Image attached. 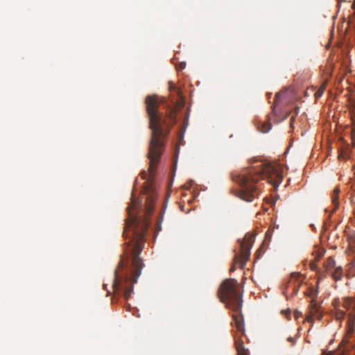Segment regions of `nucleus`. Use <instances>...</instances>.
I'll use <instances>...</instances> for the list:
<instances>
[{"mask_svg":"<svg viewBox=\"0 0 355 355\" xmlns=\"http://www.w3.org/2000/svg\"><path fill=\"white\" fill-rule=\"evenodd\" d=\"M284 295H285L286 297H287V295L286 294L285 292H284Z\"/></svg>","mask_w":355,"mask_h":355,"instance_id":"c85d7f7f","label":"nucleus"},{"mask_svg":"<svg viewBox=\"0 0 355 355\" xmlns=\"http://www.w3.org/2000/svg\"><path fill=\"white\" fill-rule=\"evenodd\" d=\"M106 285L103 284V288H105Z\"/></svg>","mask_w":355,"mask_h":355,"instance_id":"7c9ffc66","label":"nucleus"},{"mask_svg":"<svg viewBox=\"0 0 355 355\" xmlns=\"http://www.w3.org/2000/svg\"><path fill=\"white\" fill-rule=\"evenodd\" d=\"M352 302H353V300H352V298H348V299H347V300H346V302H345V307H346V308H348V306H348V304H349V305H350V304H351V303H352Z\"/></svg>","mask_w":355,"mask_h":355,"instance_id":"aec40b11","label":"nucleus"},{"mask_svg":"<svg viewBox=\"0 0 355 355\" xmlns=\"http://www.w3.org/2000/svg\"><path fill=\"white\" fill-rule=\"evenodd\" d=\"M341 157H343V155L342 154L339 155V158H340Z\"/></svg>","mask_w":355,"mask_h":355,"instance_id":"c756f323","label":"nucleus"},{"mask_svg":"<svg viewBox=\"0 0 355 355\" xmlns=\"http://www.w3.org/2000/svg\"><path fill=\"white\" fill-rule=\"evenodd\" d=\"M238 282L234 279H227L220 284L219 288H237Z\"/></svg>","mask_w":355,"mask_h":355,"instance_id":"1a4fd4ad","label":"nucleus"},{"mask_svg":"<svg viewBox=\"0 0 355 355\" xmlns=\"http://www.w3.org/2000/svg\"><path fill=\"white\" fill-rule=\"evenodd\" d=\"M345 313L343 311H337L336 313V318L337 320H342L345 317Z\"/></svg>","mask_w":355,"mask_h":355,"instance_id":"dca6fc26","label":"nucleus"},{"mask_svg":"<svg viewBox=\"0 0 355 355\" xmlns=\"http://www.w3.org/2000/svg\"><path fill=\"white\" fill-rule=\"evenodd\" d=\"M350 114L352 121V139L355 142V103L350 107Z\"/></svg>","mask_w":355,"mask_h":355,"instance_id":"9d476101","label":"nucleus"},{"mask_svg":"<svg viewBox=\"0 0 355 355\" xmlns=\"http://www.w3.org/2000/svg\"><path fill=\"white\" fill-rule=\"evenodd\" d=\"M282 313H286V315H288V314H289L288 312L284 311H282Z\"/></svg>","mask_w":355,"mask_h":355,"instance_id":"a878e982","label":"nucleus"},{"mask_svg":"<svg viewBox=\"0 0 355 355\" xmlns=\"http://www.w3.org/2000/svg\"><path fill=\"white\" fill-rule=\"evenodd\" d=\"M217 295L222 302L227 304L230 308L234 310L235 313L233 315V318L235 327L241 335H244V320L241 313L242 293L240 290H218Z\"/></svg>","mask_w":355,"mask_h":355,"instance_id":"20e7f679","label":"nucleus"},{"mask_svg":"<svg viewBox=\"0 0 355 355\" xmlns=\"http://www.w3.org/2000/svg\"><path fill=\"white\" fill-rule=\"evenodd\" d=\"M294 120H295V117L293 116L291 119V121H290V127L291 128H293V122H294Z\"/></svg>","mask_w":355,"mask_h":355,"instance_id":"4be33fe9","label":"nucleus"},{"mask_svg":"<svg viewBox=\"0 0 355 355\" xmlns=\"http://www.w3.org/2000/svg\"><path fill=\"white\" fill-rule=\"evenodd\" d=\"M326 89V83H323L320 87L315 92L314 94V96L316 99L320 98L322 94H323V92Z\"/></svg>","mask_w":355,"mask_h":355,"instance_id":"2eb2a0df","label":"nucleus"},{"mask_svg":"<svg viewBox=\"0 0 355 355\" xmlns=\"http://www.w3.org/2000/svg\"><path fill=\"white\" fill-rule=\"evenodd\" d=\"M125 291H126V292L124 293V297H125V298L128 299V297L129 296H130L132 290L129 289V290H125Z\"/></svg>","mask_w":355,"mask_h":355,"instance_id":"6ab92c4d","label":"nucleus"},{"mask_svg":"<svg viewBox=\"0 0 355 355\" xmlns=\"http://www.w3.org/2000/svg\"><path fill=\"white\" fill-rule=\"evenodd\" d=\"M159 103L155 95L148 96L146 98V107L150 121V128L152 131L151 139L149 145L148 159L150 165L148 168V179L150 183L148 187L145 189V193L147 196V213L150 214L153 207L151 203L154 201V191L152 181L155 175L156 167L159 162L161 154L164 148V139L168 132V129H165L175 123L176 112L172 110L168 116L165 118L158 111Z\"/></svg>","mask_w":355,"mask_h":355,"instance_id":"f03ea898","label":"nucleus"},{"mask_svg":"<svg viewBox=\"0 0 355 355\" xmlns=\"http://www.w3.org/2000/svg\"><path fill=\"white\" fill-rule=\"evenodd\" d=\"M318 290H310L309 293L304 292V294L312 298L309 305V312L306 315L305 320L313 323V318L315 316L318 320L322 319V314L320 313L319 309L316 302H315V297L317 296Z\"/></svg>","mask_w":355,"mask_h":355,"instance_id":"423d86ee","label":"nucleus"},{"mask_svg":"<svg viewBox=\"0 0 355 355\" xmlns=\"http://www.w3.org/2000/svg\"><path fill=\"white\" fill-rule=\"evenodd\" d=\"M323 252H317V256L315 257L314 261H311L310 263V268L312 270H316L318 267L315 261L322 257Z\"/></svg>","mask_w":355,"mask_h":355,"instance_id":"f8f14e48","label":"nucleus"},{"mask_svg":"<svg viewBox=\"0 0 355 355\" xmlns=\"http://www.w3.org/2000/svg\"><path fill=\"white\" fill-rule=\"evenodd\" d=\"M254 241V236H245L244 239L240 243V254H236L234 256V261L232 267L230 269V272L235 270L236 266L240 268H243L245 263L250 258V249L252 247Z\"/></svg>","mask_w":355,"mask_h":355,"instance_id":"39448f33","label":"nucleus"},{"mask_svg":"<svg viewBox=\"0 0 355 355\" xmlns=\"http://www.w3.org/2000/svg\"><path fill=\"white\" fill-rule=\"evenodd\" d=\"M304 277L299 272H293L291 274L289 279L287 282V287L293 288H299L303 286Z\"/></svg>","mask_w":355,"mask_h":355,"instance_id":"0eeeda50","label":"nucleus"},{"mask_svg":"<svg viewBox=\"0 0 355 355\" xmlns=\"http://www.w3.org/2000/svg\"><path fill=\"white\" fill-rule=\"evenodd\" d=\"M169 85H170V87H169V89L171 90L173 89H175V85H172L171 83H169Z\"/></svg>","mask_w":355,"mask_h":355,"instance_id":"5701e85b","label":"nucleus"},{"mask_svg":"<svg viewBox=\"0 0 355 355\" xmlns=\"http://www.w3.org/2000/svg\"><path fill=\"white\" fill-rule=\"evenodd\" d=\"M295 110L296 114H297L299 107H295Z\"/></svg>","mask_w":355,"mask_h":355,"instance_id":"393cba45","label":"nucleus"},{"mask_svg":"<svg viewBox=\"0 0 355 355\" xmlns=\"http://www.w3.org/2000/svg\"><path fill=\"white\" fill-rule=\"evenodd\" d=\"M121 290H114V289H112V290H106V296H110V295H112V296H116L118 295V291H120Z\"/></svg>","mask_w":355,"mask_h":355,"instance_id":"f3484780","label":"nucleus"},{"mask_svg":"<svg viewBox=\"0 0 355 355\" xmlns=\"http://www.w3.org/2000/svg\"><path fill=\"white\" fill-rule=\"evenodd\" d=\"M294 314L296 319H297L300 316L302 315V313L297 310L295 311Z\"/></svg>","mask_w":355,"mask_h":355,"instance_id":"412c9836","label":"nucleus"},{"mask_svg":"<svg viewBox=\"0 0 355 355\" xmlns=\"http://www.w3.org/2000/svg\"><path fill=\"white\" fill-rule=\"evenodd\" d=\"M286 312H288L289 314L291 313V310H287Z\"/></svg>","mask_w":355,"mask_h":355,"instance_id":"bb28decb","label":"nucleus"},{"mask_svg":"<svg viewBox=\"0 0 355 355\" xmlns=\"http://www.w3.org/2000/svg\"><path fill=\"white\" fill-rule=\"evenodd\" d=\"M259 129L263 133H266L271 129V123L270 122H264L261 124V127H259Z\"/></svg>","mask_w":355,"mask_h":355,"instance_id":"4468645a","label":"nucleus"},{"mask_svg":"<svg viewBox=\"0 0 355 355\" xmlns=\"http://www.w3.org/2000/svg\"><path fill=\"white\" fill-rule=\"evenodd\" d=\"M266 238H270V233L269 232V231H268L266 234Z\"/></svg>","mask_w":355,"mask_h":355,"instance_id":"b1692460","label":"nucleus"},{"mask_svg":"<svg viewBox=\"0 0 355 355\" xmlns=\"http://www.w3.org/2000/svg\"><path fill=\"white\" fill-rule=\"evenodd\" d=\"M135 207V202L132 200L131 207H128L129 219L126 223L123 235L125 238H130L127 243L125 250L126 259L131 258V266L121 274V270L123 269L124 261L121 260L117 268L114 271L113 279V288H132L141 273L143 262L139 254L144 249L146 241V233L148 230L149 221L146 218H138L134 216L131 210Z\"/></svg>","mask_w":355,"mask_h":355,"instance_id":"f257e3e1","label":"nucleus"},{"mask_svg":"<svg viewBox=\"0 0 355 355\" xmlns=\"http://www.w3.org/2000/svg\"><path fill=\"white\" fill-rule=\"evenodd\" d=\"M288 340H289V341H292L293 338H289Z\"/></svg>","mask_w":355,"mask_h":355,"instance_id":"cd10ccee","label":"nucleus"},{"mask_svg":"<svg viewBox=\"0 0 355 355\" xmlns=\"http://www.w3.org/2000/svg\"><path fill=\"white\" fill-rule=\"evenodd\" d=\"M252 166L239 174L232 176L234 182L240 187L237 196L243 200L252 202L258 196V181L267 179L268 182L277 186L283 179L279 166L270 162L254 160Z\"/></svg>","mask_w":355,"mask_h":355,"instance_id":"7ed1b4c3","label":"nucleus"},{"mask_svg":"<svg viewBox=\"0 0 355 355\" xmlns=\"http://www.w3.org/2000/svg\"><path fill=\"white\" fill-rule=\"evenodd\" d=\"M324 266L327 268V270H330L335 266V261L333 258L329 257L324 262Z\"/></svg>","mask_w":355,"mask_h":355,"instance_id":"ddd939ff","label":"nucleus"},{"mask_svg":"<svg viewBox=\"0 0 355 355\" xmlns=\"http://www.w3.org/2000/svg\"><path fill=\"white\" fill-rule=\"evenodd\" d=\"M341 269L340 268H336L333 276L336 280L340 278V276L341 275Z\"/></svg>","mask_w":355,"mask_h":355,"instance_id":"a211bd4d","label":"nucleus"},{"mask_svg":"<svg viewBox=\"0 0 355 355\" xmlns=\"http://www.w3.org/2000/svg\"><path fill=\"white\" fill-rule=\"evenodd\" d=\"M340 193V189L338 188H335L334 190V193L331 196V202L334 205V211H336L337 208L338 207L339 203H338V194Z\"/></svg>","mask_w":355,"mask_h":355,"instance_id":"9b49d317","label":"nucleus"},{"mask_svg":"<svg viewBox=\"0 0 355 355\" xmlns=\"http://www.w3.org/2000/svg\"><path fill=\"white\" fill-rule=\"evenodd\" d=\"M235 347L237 355H249V351L245 348L242 339L239 338H235Z\"/></svg>","mask_w":355,"mask_h":355,"instance_id":"6e6552de","label":"nucleus"}]
</instances>
